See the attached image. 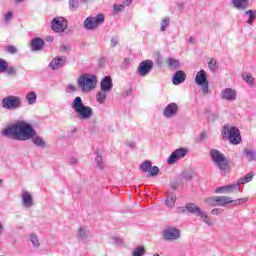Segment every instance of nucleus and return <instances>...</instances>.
<instances>
[{"mask_svg":"<svg viewBox=\"0 0 256 256\" xmlns=\"http://www.w3.org/2000/svg\"><path fill=\"white\" fill-rule=\"evenodd\" d=\"M1 136L7 139H12V141H31L36 145V147L44 148L47 143L41 136L37 135V131L33 126L25 121L18 120L13 124L1 131Z\"/></svg>","mask_w":256,"mask_h":256,"instance_id":"nucleus-1","label":"nucleus"},{"mask_svg":"<svg viewBox=\"0 0 256 256\" xmlns=\"http://www.w3.org/2000/svg\"><path fill=\"white\" fill-rule=\"evenodd\" d=\"M71 107L79 121H89L93 117V108L86 106L79 96L72 101Z\"/></svg>","mask_w":256,"mask_h":256,"instance_id":"nucleus-2","label":"nucleus"},{"mask_svg":"<svg viewBox=\"0 0 256 256\" xmlns=\"http://www.w3.org/2000/svg\"><path fill=\"white\" fill-rule=\"evenodd\" d=\"M113 91V78L111 76H105L100 81V90L96 94V101L100 105H103L107 100V95Z\"/></svg>","mask_w":256,"mask_h":256,"instance_id":"nucleus-3","label":"nucleus"},{"mask_svg":"<svg viewBox=\"0 0 256 256\" xmlns=\"http://www.w3.org/2000/svg\"><path fill=\"white\" fill-rule=\"evenodd\" d=\"M210 157L214 165L221 171L222 175H227V173H229V162L221 151L217 149L210 150Z\"/></svg>","mask_w":256,"mask_h":256,"instance_id":"nucleus-4","label":"nucleus"},{"mask_svg":"<svg viewBox=\"0 0 256 256\" xmlns=\"http://www.w3.org/2000/svg\"><path fill=\"white\" fill-rule=\"evenodd\" d=\"M97 76L91 74L81 75L77 80V85L83 93H89L97 87Z\"/></svg>","mask_w":256,"mask_h":256,"instance_id":"nucleus-5","label":"nucleus"},{"mask_svg":"<svg viewBox=\"0 0 256 256\" xmlns=\"http://www.w3.org/2000/svg\"><path fill=\"white\" fill-rule=\"evenodd\" d=\"M22 105L23 100L19 96L10 95L2 99V107L6 111H17V109H21Z\"/></svg>","mask_w":256,"mask_h":256,"instance_id":"nucleus-6","label":"nucleus"},{"mask_svg":"<svg viewBox=\"0 0 256 256\" xmlns=\"http://www.w3.org/2000/svg\"><path fill=\"white\" fill-rule=\"evenodd\" d=\"M103 23H105V15L103 14H98L96 16H90L87 17L84 20V29H86L87 31H95V29H97V27H100V25H103Z\"/></svg>","mask_w":256,"mask_h":256,"instance_id":"nucleus-7","label":"nucleus"},{"mask_svg":"<svg viewBox=\"0 0 256 256\" xmlns=\"http://www.w3.org/2000/svg\"><path fill=\"white\" fill-rule=\"evenodd\" d=\"M195 83L202 88L203 95H209V80H207V72L205 70L197 72Z\"/></svg>","mask_w":256,"mask_h":256,"instance_id":"nucleus-8","label":"nucleus"},{"mask_svg":"<svg viewBox=\"0 0 256 256\" xmlns=\"http://www.w3.org/2000/svg\"><path fill=\"white\" fill-rule=\"evenodd\" d=\"M224 134L227 136V139L232 143V145H239L241 143V133L234 126H225Z\"/></svg>","mask_w":256,"mask_h":256,"instance_id":"nucleus-9","label":"nucleus"},{"mask_svg":"<svg viewBox=\"0 0 256 256\" xmlns=\"http://www.w3.org/2000/svg\"><path fill=\"white\" fill-rule=\"evenodd\" d=\"M205 203L212 205L213 207H225V205L233 203V200L227 196H213L206 198Z\"/></svg>","mask_w":256,"mask_h":256,"instance_id":"nucleus-10","label":"nucleus"},{"mask_svg":"<svg viewBox=\"0 0 256 256\" xmlns=\"http://www.w3.org/2000/svg\"><path fill=\"white\" fill-rule=\"evenodd\" d=\"M187 211H189V213H194V215H197V217H201L202 221L204 223H206V225H208L209 227L213 226V222L211 221V219H209V216H207V214L201 210L200 207H198L195 204H188L186 206Z\"/></svg>","mask_w":256,"mask_h":256,"instance_id":"nucleus-11","label":"nucleus"},{"mask_svg":"<svg viewBox=\"0 0 256 256\" xmlns=\"http://www.w3.org/2000/svg\"><path fill=\"white\" fill-rule=\"evenodd\" d=\"M68 27L67 19L63 17H56L52 20V31H55V33H63Z\"/></svg>","mask_w":256,"mask_h":256,"instance_id":"nucleus-12","label":"nucleus"},{"mask_svg":"<svg viewBox=\"0 0 256 256\" xmlns=\"http://www.w3.org/2000/svg\"><path fill=\"white\" fill-rule=\"evenodd\" d=\"M187 153H189L188 148L176 149L174 152L171 153L170 157L167 160V163L169 165H174V163H177L179 159H185V157H187Z\"/></svg>","mask_w":256,"mask_h":256,"instance_id":"nucleus-13","label":"nucleus"},{"mask_svg":"<svg viewBox=\"0 0 256 256\" xmlns=\"http://www.w3.org/2000/svg\"><path fill=\"white\" fill-rule=\"evenodd\" d=\"M153 71V62L152 60H144L140 62L137 73L140 77H147L149 73Z\"/></svg>","mask_w":256,"mask_h":256,"instance_id":"nucleus-14","label":"nucleus"},{"mask_svg":"<svg viewBox=\"0 0 256 256\" xmlns=\"http://www.w3.org/2000/svg\"><path fill=\"white\" fill-rule=\"evenodd\" d=\"M177 113H179V105L175 102L166 105L163 111V115L166 119H172Z\"/></svg>","mask_w":256,"mask_h":256,"instance_id":"nucleus-15","label":"nucleus"},{"mask_svg":"<svg viewBox=\"0 0 256 256\" xmlns=\"http://www.w3.org/2000/svg\"><path fill=\"white\" fill-rule=\"evenodd\" d=\"M163 237L167 241H175L181 237V232L177 228H167L163 231Z\"/></svg>","mask_w":256,"mask_h":256,"instance_id":"nucleus-16","label":"nucleus"},{"mask_svg":"<svg viewBox=\"0 0 256 256\" xmlns=\"http://www.w3.org/2000/svg\"><path fill=\"white\" fill-rule=\"evenodd\" d=\"M66 62L67 58L64 56H57L50 61L48 67L52 69V71H57V69H61V67H63Z\"/></svg>","mask_w":256,"mask_h":256,"instance_id":"nucleus-17","label":"nucleus"},{"mask_svg":"<svg viewBox=\"0 0 256 256\" xmlns=\"http://www.w3.org/2000/svg\"><path fill=\"white\" fill-rule=\"evenodd\" d=\"M21 199L22 206L25 207V209H31V206L33 205V195H31L29 191L23 190L21 193Z\"/></svg>","mask_w":256,"mask_h":256,"instance_id":"nucleus-18","label":"nucleus"},{"mask_svg":"<svg viewBox=\"0 0 256 256\" xmlns=\"http://www.w3.org/2000/svg\"><path fill=\"white\" fill-rule=\"evenodd\" d=\"M239 190V184L234 183L226 186L217 187L215 193H235Z\"/></svg>","mask_w":256,"mask_h":256,"instance_id":"nucleus-19","label":"nucleus"},{"mask_svg":"<svg viewBox=\"0 0 256 256\" xmlns=\"http://www.w3.org/2000/svg\"><path fill=\"white\" fill-rule=\"evenodd\" d=\"M221 99L224 101H235L237 99V92L231 88H226L221 91Z\"/></svg>","mask_w":256,"mask_h":256,"instance_id":"nucleus-20","label":"nucleus"},{"mask_svg":"<svg viewBox=\"0 0 256 256\" xmlns=\"http://www.w3.org/2000/svg\"><path fill=\"white\" fill-rule=\"evenodd\" d=\"M231 5L238 11H245L249 7V0H231Z\"/></svg>","mask_w":256,"mask_h":256,"instance_id":"nucleus-21","label":"nucleus"},{"mask_svg":"<svg viewBox=\"0 0 256 256\" xmlns=\"http://www.w3.org/2000/svg\"><path fill=\"white\" fill-rule=\"evenodd\" d=\"M186 79H187V74H185V72L179 70L174 74V76L172 78V83H173V85H181V83H185Z\"/></svg>","mask_w":256,"mask_h":256,"instance_id":"nucleus-22","label":"nucleus"},{"mask_svg":"<svg viewBox=\"0 0 256 256\" xmlns=\"http://www.w3.org/2000/svg\"><path fill=\"white\" fill-rule=\"evenodd\" d=\"M45 45V41L41 38H35L32 40L31 46L33 51H41L43 49V46Z\"/></svg>","mask_w":256,"mask_h":256,"instance_id":"nucleus-23","label":"nucleus"},{"mask_svg":"<svg viewBox=\"0 0 256 256\" xmlns=\"http://www.w3.org/2000/svg\"><path fill=\"white\" fill-rule=\"evenodd\" d=\"M26 101L28 105H35L37 103V93L35 91L28 92L26 94Z\"/></svg>","mask_w":256,"mask_h":256,"instance_id":"nucleus-24","label":"nucleus"},{"mask_svg":"<svg viewBox=\"0 0 256 256\" xmlns=\"http://www.w3.org/2000/svg\"><path fill=\"white\" fill-rule=\"evenodd\" d=\"M176 201H177V196H175V194H169L167 199L165 200V205L169 209H173V207H175Z\"/></svg>","mask_w":256,"mask_h":256,"instance_id":"nucleus-25","label":"nucleus"},{"mask_svg":"<svg viewBox=\"0 0 256 256\" xmlns=\"http://www.w3.org/2000/svg\"><path fill=\"white\" fill-rule=\"evenodd\" d=\"M253 176V173H248L243 178H240L236 184H238L239 187V185H246V183H251V181H253Z\"/></svg>","mask_w":256,"mask_h":256,"instance_id":"nucleus-26","label":"nucleus"},{"mask_svg":"<svg viewBox=\"0 0 256 256\" xmlns=\"http://www.w3.org/2000/svg\"><path fill=\"white\" fill-rule=\"evenodd\" d=\"M245 15L249 16L246 23L248 25H253V23H255V19H256V10H247V11H245Z\"/></svg>","mask_w":256,"mask_h":256,"instance_id":"nucleus-27","label":"nucleus"},{"mask_svg":"<svg viewBox=\"0 0 256 256\" xmlns=\"http://www.w3.org/2000/svg\"><path fill=\"white\" fill-rule=\"evenodd\" d=\"M29 237L33 247H35V249H39V247H41V243L39 242V237H37V234L32 233Z\"/></svg>","mask_w":256,"mask_h":256,"instance_id":"nucleus-28","label":"nucleus"},{"mask_svg":"<svg viewBox=\"0 0 256 256\" xmlns=\"http://www.w3.org/2000/svg\"><path fill=\"white\" fill-rule=\"evenodd\" d=\"M242 79L250 86L255 87V79L251 74H243Z\"/></svg>","mask_w":256,"mask_h":256,"instance_id":"nucleus-29","label":"nucleus"},{"mask_svg":"<svg viewBox=\"0 0 256 256\" xmlns=\"http://www.w3.org/2000/svg\"><path fill=\"white\" fill-rule=\"evenodd\" d=\"M146 253L145 246H138L133 249L132 256H144Z\"/></svg>","mask_w":256,"mask_h":256,"instance_id":"nucleus-30","label":"nucleus"},{"mask_svg":"<svg viewBox=\"0 0 256 256\" xmlns=\"http://www.w3.org/2000/svg\"><path fill=\"white\" fill-rule=\"evenodd\" d=\"M87 237H89V231L87 230V228H79L78 230V239H82L85 240L87 239Z\"/></svg>","mask_w":256,"mask_h":256,"instance_id":"nucleus-31","label":"nucleus"},{"mask_svg":"<svg viewBox=\"0 0 256 256\" xmlns=\"http://www.w3.org/2000/svg\"><path fill=\"white\" fill-rule=\"evenodd\" d=\"M170 23H171V19L164 18L160 24V31L162 32L167 31V27H169Z\"/></svg>","mask_w":256,"mask_h":256,"instance_id":"nucleus-32","label":"nucleus"},{"mask_svg":"<svg viewBox=\"0 0 256 256\" xmlns=\"http://www.w3.org/2000/svg\"><path fill=\"white\" fill-rule=\"evenodd\" d=\"M245 157L248 161H255L256 159V152L253 150H245Z\"/></svg>","mask_w":256,"mask_h":256,"instance_id":"nucleus-33","label":"nucleus"},{"mask_svg":"<svg viewBox=\"0 0 256 256\" xmlns=\"http://www.w3.org/2000/svg\"><path fill=\"white\" fill-rule=\"evenodd\" d=\"M140 169L144 173H149V171H151V162L145 161L144 163L141 164Z\"/></svg>","mask_w":256,"mask_h":256,"instance_id":"nucleus-34","label":"nucleus"},{"mask_svg":"<svg viewBox=\"0 0 256 256\" xmlns=\"http://www.w3.org/2000/svg\"><path fill=\"white\" fill-rule=\"evenodd\" d=\"M167 62L172 69H177V67L180 65L179 60L175 58H169Z\"/></svg>","mask_w":256,"mask_h":256,"instance_id":"nucleus-35","label":"nucleus"},{"mask_svg":"<svg viewBox=\"0 0 256 256\" xmlns=\"http://www.w3.org/2000/svg\"><path fill=\"white\" fill-rule=\"evenodd\" d=\"M95 163H96V167H98V169H103V167H105V164L103 163V156H101V155L96 156Z\"/></svg>","mask_w":256,"mask_h":256,"instance_id":"nucleus-36","label":"nucleus"},{"mask_svg":"<svg viewBox=\"0 0 256 256\" xmlns=\"http://www.w3.org/2000/svg\"><path fill=\"white\" fill-rule=\"evenodd\" d=\"M8 64L9 63L5 59L0 58V73H5V71H7Z\"/></svg>","mask_w":256,"mask_h":256,"instance_id":"nucleus-37","label":"nucleus"},{"mask_svg":"<svg viewBox=\"0 0 256 256\" xmlns=\"http://www.w3.org/2000/svg\"><path fill=\"white\" fill-rule=\"evenodd\" d=\"M5 73H7V75L14 77V75H17V69H15V67L13 66H6Z\"/></svg>","mask_w":256,"mask_h":256,"instance_id":"nucleus-38","label":"nucleus"},{"mask_svg":"<svg viewBox=\"0 0 256 256\" xmlns=\"http://www.w3.org/2000/svg\"><path fill=\"white\" fill-rule=\"evenodd\" d=\"M208 67L210 69V71L212 73H215V71H217V61L212 59L209 63H208Z\"/></svg>","mask_w":256,"mask_h":256,"instance_id":"nucleus-39","label":"nucleus"},{"mask_svg":"<svg viewBox=\"0 0 256 256\" xmlns=\"http://www.w3.org/2000/svg\"><path fill=\"white\" fill-rule=\"evenodd\" d=\"M247 201H249V198H239L236 200H232L231 203H233L234 206H237V205H243L244 203H247Z\"/></svg>","mask_w":256,"mask_h":256,"instance_id":"nucleus-40","label":"nucleus"},{"mask_svg":"<svg viewBox=\"0 0 256 256\" xmlns=\"http://www.w3.org/2000/svg\"><path fill=\"white\" fill-rule=\"evenodd\" d=\"M69 7L71 11H75L79 7V0H70L69 1Z\"/></svg>","mask_w":256,"mask_h":256,"instance_id":"nucleus-41","label":"nucleus"},{"mask_svg":"<svg viewBox=\"0 0 256 256\" xmlns=\"http://www.w3.org/2000/svg\"><path fill=\"white\" fill-rule=\"evenodd\" d=\"M125 7L127 6L124 4H120V5L114 4V11L116 13H121V11H125Z\"/></svg>","mask_w":256,"mask_h":256,"instance_id":"nucleus-42","label":"nucleus"},{"mask_svg":"<svg viewBox=\"0 0 256 256\" xmlns=\"http://www.w3.org/2000/svg\"><path fill=\"white\" fill-rule=\"evenodd\" d=\"M148 173H150L151 177H155L159 173V167L153 166Z\"/></svg>","mask_w":256,"mask_h":256,"instance_id":"nucleus-43","label":"nucleus"},{"mask_svg":"<svg viewBox=\"0 0 256 256\" xmlns=\"http://www.w3.org/2000/svg\"><path fill=\"white\" fill-rule=\"evenodd\" d=\"M75 91H77V87L73 84H69L66 87V93H75Z\"/></svg>","mask_w":256,"mask_h":256,"instance_id":"nucleus-44","label":"nucleus"},{"mask_svg":"<svg viewBox=\"0 0 256 256\" xmlns=\"http://www.w3.org/2000/svg\"><path fill=\"white\" fill-rule=\"evenodd\" d=\"M13 19V12H8L4 16V23H8Z\"/></svg>","mask_w":256,"mask_h":256,"instance_id":"nucleus-45","label":"nucleus"},{"mask_svg":"<svg viewBox=\"0 0 256 256\" xmlns=\"http://www.w3.org/2000/svg\"><path fill=\"white\" fill-rule=\"evenodd\" d=\"M112 243L114 245H123V239L119 237H112Z\"/></svg>","mask_w":256,"mask_h":256,"instance_id":"nucleus-46","label":"nucleus"},{"mask_svg":"<svg viewBox=\"0 0 256 256\" xmlns=\"http://www.w3.org/2000/svg\"><path fill=\"white\" fill-rule=\"evenodd\" d=\"M6 51H7L8 53L15 54V53H17V48H16L15 46H8V47L6 48Z\"/></svg>","mask_w":256,"mask_h":256,"instance_id":"nucleus-47","label":"nucleus"},{"mask_svg":"<svg viewBox=\"0 0 256 256\" xmlns=\"http://www.w3.org/2000/svg\"><path fill=\"white\" fill-rule=\"evenodd\" d=\"M221 213H223V209L221 208H215L211 210V215H221Z\"/></svg>","mask_w":256,"mask_h":256,"instance_id":"nucleus-48","label":"nucleus"},{"mask_svg":"<svg viewBox=\"0 0 256 256\" xmlns=\"http://www.w3.org/2000/svg\"><path fill=\"white\" fill-rule=\"evenodd\" d=\"M68 163L70 165H77V163H79V159L75 158V157H71L68 161Z\"/></svg>","mask_w":256,"mask_h":256,"instance_id":"nucleus-49","label":"nucleus"},{"mask_svg":"<svg viewBox=\"0 0 256 256\" xmlns=\"http://www.w3.org/2000/svg\"><path fill=\"white\" fill-rule=\"evenodd\" d=\"M119 43V40H117V38H112L110 41V45L111 47H117V44Z\"/></svg>","mask_w":256,"mask_h":256,"instance_id":"nucleus-50","label":"nucleus"},{"mask_svg":"<svg viewBox=\"0 0 256 256\" xmlns=\"http://www.w3.org/2000/svg\"><path fill=\"white\" fill-rule=\"evenodd\" d=\"M133 93L131 88L127 89L125 92L122 93V97H129Z\"/></svg>","mask_w":256,"mask_h":256,"instance_id":"nucleus-51","label":"nucleus"},{"mask_svg":"<svg viewBox=\"0 0 256 256\" xmlns=\"http://www.w3.org/2000/svg\"><path fill=\"white\" fill-rule=\"evenodd\" d=\"M183 177L186 179V181H191L193 179V174H191V173H184Z\"/></svg>","mask_w":256,"mask_h":256,"instance_id":"nucleus-52","label":"nucleus"},{"mask_svg":"<svg viewBox=\"0 0 256 256\" xmlns=\"http://www.w3.org/2000/svg\"><path fill=\"white\" fill-rule=\"evenodd\" d=\"M69 50H70L69 46H66V45H62L60 48V51H63L64 53H67V51Z\"/></svg>","mask_w":256,"mask_h":256,"instance_id":"nucleus-53","label":"nucleus"},{"mask_svg":"<svg viewBox=\"0 0 256 256\" xmlns=\"http://www.w3.org/2000/svg\"><path fill=\"white\" fill-rule=\"evenodd\" d=\"M131 3H133V0H124L123 4L126 6V7H129V5H131Z\"/></svg>","mask_w":256,"mask_h":256,"instance_id":"nucleus-54","label":"nucleus"},{"mask_svg":"<svg viewBox=\"0 0 256 256\" xmlns=\"http://www.w3.org/2000/svg\"><path fill=\"white\" fill-rule=\"evenodd\" d=\"M4 229H5V226H3V223L0 222V235H3Z\"/></svg>","mask_w":256,"mask_h":256,"instance_id":"nucleus-55","label":"nucleus"},{"mask_svg":"<svg viewBox=\"0 0 256 256\" xmlns=\"http://www.w3.org/2000/svg\"><path fill=\"white\" fill-rule=\"evenodd\" d=\"M46 41H53V37L47 36V37H46Z\"/></svg>","mask_w":256,"mask_h":256,"instance_id":"nucleus-56","label":"nucleus"},{"mask_svg":"<svg viewBox=\"0 0 256 256\" xmlns=\"http://www.w3.org/2000/svg\"><path fill=\"white\" fill-rule=\"evenodd\" d=\"M15 1H17V3H21V1H24V0H15Z\"/></svg>","mask_w":256,"mask_h":256,"instance_id":"nucleus-57","label":"nucleus"},{"mask_svg":"<svg viewBox=\"0 0 256 256\" xmlns=\"http://www.w3.org/2000/svg\"><path fill=\"white\" fill-rule=\"evenodd\" d=\"M2 183H3V180H2V179H0V187H1Z\"/></svg>","mask_w":256,"mask_h":256,"instance_id":"nucleus-58","label":"nucleus"},{"mask_svg":"<svg viewBox=\"0 0 256 256\" xmlns=\"http://www.w3.org/2000/svg\"><path fill=\"white\" fill-rule=\"evenodd\" d=\"M190 42H191V43L193 42V38H190Z\"/></svg>","mask_w":256,"mask_h":256,"instance_id":"nucleus-59","label":"nucleus"},{"mask_svg":"<svg viewBox=\"0 0 256 256\" xmlns=\"http://www.w3.org/2000/svg\"><path fill=\"white\" fill-rule=\"evenodd\" d=\"M154 256H160L159 254H155Z\"/></svg>","mask_w":256,"mask_h":256,"instance_id":"nucleus-60","label":"nucleus"}]
</instances>
